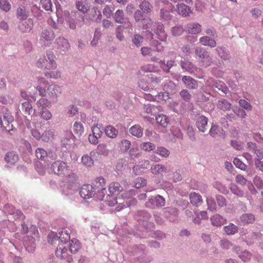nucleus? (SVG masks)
I'll list each match as a JSON object with an SVG mask.
<instances>
[{
  "mask_svg": "<svg viewBox=\"0 0 263 263\" xmlns=\"http://www.w3.org/2000/svg\"><path fill=\"white\" fill-rule=\"evenodd\" d=\"M37 83L36 88L42 97H45L47 94L50 99L57 100L61 93L62 89L60 86L55 84L49 85L48 81L44 78H39Z\"/></svg>",
  "mask_w": 263,
  "mask_h": 263,
  "instance_id": "nucleus-1",
  "label": "nucleus"
},
{
  "mask_svg": "<svg viewBox=\"0 0 263 263\" xmlns=\"http://www.w3.org/2000/svg\"><path fill=\"white\" fill-rule=\"evenodd\" d=\"M160 66L162 68H164V66H166L168 68V69L166 70V72H170V69L173 66L176 65L175 61L174 60H170L167 62L166 64H165V62L162 61H160Z\"/></svg>",
  "mask_w": 263,
  "mask_h": 263,
  "instance_id": "nucleus-57",
  "label": "nucleus"
},
{
  "mask_svg": "<svg viewBox=\"0 0 263 263\" xmlns=\"http://www.w3.org/2000/svg\"><path fill=\"white\" fill-rule=\"evenodd\" d=\"M66 178L67 181L72 182L71 186L73 188L75 189L79 186L80 185L78 184V183L77 182L78 177L75 173L72 172L70 173L69 175H67Z\"/></svg>",
  "mask_w": 263,
  "mask_h": 263,
  "instance_id": "nucleus-40",
  "label": "nucleus"
},
{
  "mask_svg": "<svg viewBox=\"0 0 263 263\" xmlns=\"http://www.w3.org/2000/svg\"><path fill=\"white\" fill-rule=\"evenodd\" d=\"M95 189L90 184L83 185L80 191V195L84 199H89L95 195Z\"/></svg>",
  "mask_w": 263,
  "mask_h": 263,
  "instance_id": "nucleus-8",
  "label": "nucleus"
},
{
  "mask_svg": "<svg viewBox=\"0 0 263 263\" xmlns=\"http://www.w3.org/2000/svg\"><path fill=\"white\" fill-rule=\"evenodd\" d=\"M134 183L135 187L140 189L146 185V180L142 177H138L135 179Z\"/></svg>",
  "mask_w": 263,
  "mask_h": 263,
  "instance_id": "nucleus-51",
  "label": "nucleus"
},
{
  "mask_svg": "<svg viewBox=\"0 0 263 263\" xmlns=\"http://www.w3.org/2000/svg\"><path fill=\"white\" fill-rule=\"evenodd\" d=\"M173 6L172 4H167L165 8H163L160 10V16L162 18L170 20L171 19L172 16L170 15V10H172Z\"/></svg>",
  "mask_w": 263,
  "mask_h": 263,
  "instance_id": "nucleus-21",
  "label": "nucleus"
},
{
  "mask_svg": "<svg viewBox=\"0 0 263 263\" xmlns=\"http://www.w3.org/2000/svg\"><path fill=\"white\" fill-rule=\"evenodd\" d=\"M57 44L58 45L60 48L63 50H66L68 49L69 47V43L66 39L64 37H60L56 40Z\"/></svg>",
  "mask_w": 263,
  "mask_h": 263,
  "instance_id": "nucleus-30",
  "label": "nucleus"
},
{
  "mask_svg": "<svg viewBox=\"0 0 263 263\" xmlns=\"http://www.w3.org/2000/svg\"><path fill=\"white\" fill-rule=\"evenodd\" d=\"M76 7L79 11L84 14L87 13L90 6L86 0H77L76 2Z\"/></svg>",
  "mask_w": 263,
  "mask_h": 263,
  "instance_id": "nucleus-15",
  "label": "nucleus"
},
{
  "mask_svg": "<svg viewBox=\"0 0 263 263\" xmlns=\"http://www.w3.org/2000/svg\"><path fill=\"white\" fill-rule=\"evenodd\" d=\"M253 183L256 187L258 189L263 188V180L258 176H256L253 179Z\"/></svg>",
  "mask_w": 263,
  "mask_h": 263,
  "instance_id": "nucleus-60",
  "label": "nucleus"
},
{
  "mask_svg": "<svg viewBox=\"0 0 263 263\" xmlns=\"http://www.w3.org/2000/svg\"><path fill=\"white\" fill-rule=\"evenodd\" d=\"M35 155L39 160H45L47 157V153L42 148H38L35 151Z\"/></svg>",
  "mask_w": 263,
  "mask_h": 263,
  "instance_id": "nucleus-44",
  "label": "nucleus"
},
{
  "mask_svg": "<svg viewBox=\"0 0 263 263\" xmlns=\"http://www.w3.org/2000/svg\"><path fill=\"white\" fill-rule=\"evenodd\" d=\"M155 153L162 157L167 158L170 155V151L163 146H158Z\"/></svg>",
  "mask_w": 263,
  "mask_h": 263,
  "instance_id": "nucleus-46",
  "label": "nucleus"
},
{
  "mask_svg": "<svg viewBox=\"0 0 263 263\" xmlns=\"http://www.w3.org/2000/svg\"><path fill=\"white\" fill-rule=\"evenodd\" d=\"M166 171V167L162 164H156L151 167V173L155 175H159Z\"/></svg>",
  "mask_w": 263,
  "mask_h": 263,
  "instance_id": "nucleus-31",
  "label": "nucleus"
},
{
  "mask_svg": "<svg viewBox=\"0 0 263 263\" xmlns=\"http://www.w3.org/2000/svg\"><path fill=\"white\" fill-rule=\"evenodd\" d=\"M156 121L158 124L163 127H166L168 124L167 118L166 116L162 114L156 116Z\"/></svg>",
  "mask_w": 263,
  "mask_h": 263,
  "instance_id": "nucleus-33",
  "label": "nucleus"
},
{
  "mask_svg": "<svg viewBox=\"0 0 263 263\" xmlns=\"http://www.w3.org/2000/svg\"><path fill=\"white\" fill-rule=\"evenodd\" d=\"M108 190L110 193L118 195L122 191L123 187L119 182H114L109 185Z\"/></svg>",
  "mask_w": 263,
  "mask_h": 263,
  "instance_id": "nucleus-22",
  "label": "nucleus"
},
{
  "mask_svg": "<svg viewBox=\"0 0 263 263\" xmlns=\"http://www.w3.org/2000/svg\"><path fill=\"white\" fill-rule=\"evenodd\" d=\"M41 4L42 8L47 11L51 9L52 3L50 0H41Z\"/></svg>",
  "mask_w": 263,
  "mask_h": 263,
  "instance_id": "nucleus-62",
  "label": "nucleus"
},
{
  "mask_svg": "<svg viewBox=\"0 0 263 263\" xmlns=\"http://www.w3.org/2000/svg\"><path fill=\"white\" fill-rule=\"evenodd\" d=\"M196 55L198 57L199 60L205 58H208V55H209V53L203 48L197 47L195 49Z\"/></svg>",
  "mask_w": 263,
  "mask_h": 263,
  "instance_id": "nucleus-50",
  "label": "nucleus"
},
{
  "mask_svg": "<svg viewBox=\"0 0 263 263\" xmlns=\"http://www.w3.org/2000/svg\"><path fill=\"white\" fill-rule=\"evenodd\" d=\"M5 159L7 163L14 165L18 161V156L13 152L8 153L5 156Z\"/></svg>",
  "mask_w": 263,
  "mask_h": 263,
  "instance_id": "nucleus-24",
  "label": "nucleus"
},
{
  "mask_svg": "<svg viewBox=\"0 0 263 263\" xmlns=\"http://www.w3.org/2000/svg\"><path fill=\"white\" fill-rule=\"evenodd\" d=\"M223 229L228 235H233L238 231L237 227L233 223H230L228 226L224 227Z\"/></svg>",
  "mask_w": 263,
  "mask_h": 263,
  "instance_id": "nucleus-41",
  "label": "nucleus"
},
{
  "mask_svg": "<svg viewBox=\"0 0 263 263\" xmlns=\"http://www.w3.org/2000/svg\"><path fill=\"white\" fill-rule=\"evenodd\" d=\"M36 105L39 108L45 109L50 106V102L48 99L42 98L36 102Z\"/></svg>",
  "mask_w": 263,
  "mask_h": 263,
  "instance_id": "nucleus-45",
  "label": "nucleus"
},
{
  "mask_svg": "<svg viewBox=\"0 0 263 263\" xmlns=\"http://www.w3.org/2000/svg\"><path fill=\"white\" fill-rule=\"evenodd\" d=\"M131 146L130 142L129 140L124 139L120 143V147L122 152L127 151Z\"/></svg>",
  "mask_w": 263,
  "mask_h": 263,
  "instance_id": "nucleus-52",
  "label": "nucleus"
},
{
  "mask_svg": "<svg viewBox=\"0 0 263 263\" xmlns=\"http://www.w3.org/2000/svg\"><path fill=\"white\" fill-rule=\"evenodd\" d=\"M155 145L149 142L142 143L141 145V148L146 152L152 151L155 148Z\"/></svg>",
  "mask_w": 263,
  "mask_h": 263,
  "instance_id": "nucleus-48",
  "label": "nucleus"
},
{
  "mask_svg": "<svg viewBox=\"0 0 263 263\" xmlns=\"http://www.w3.org/2000/svg\"><path fill=\"white\" fill-rule=\"evenodd\" d=\"M106 135L111 138H116L118 134V130L111 125H108L105 128Z\"/></svg>",
  "mask_w": 263,
  "mask_h": 263,
  "instance_id": "nucleus-28",
  "label": "nucleus"
},
{
  "mask_svg": "<svg viewBox=\"0 0 263 263\" xmlns=\"http://www.w3.org/2000/svg\"><path fill=\"white\" fill-rule=\"evenodd\" d=\"M66 247L69 248L68 251L71 253H76L80 248V243L77 239H72L66 243Z\"/></svg>",
  "mask_w": 263,
  "mask_h": 263,
  "instance_id": "nucleus-18",
  "label": "nucleus"
},
{
  "mask_svg": "<svg viewBox=\"0 0 263 263\" xmlns=\"http://www.w3.org/2000/svg\"><path fill=\"white\" fill-rule=\"evenodd\" d=\"M0 8L5 12H8L11 8V5L7 0H0Z\"/></svg>",
  "mask_w": 263,
  "mask_h": 263,
  "instance_id": "nucleus-55",
  "label": "nucleus"
},
{
  "mask_svg": "<svg viewBox=\"0 0 263 263\" xmlns=\"http://www.w3.org/2000/svg\"><path fill=\"white\" fill-rule=\"evenodd\" d=\"M199 41L204 46H209L211 47H215L216 46V42L214 39L206 36L200 38Z\"/></svg>",
  "mask_w": 263,
  "mask_h": 263,
  "instance_id": "nucleus-26",
  "label": "nucleus"
},
{
  "mask_svg": "<svg viewBox=\"0 0 263 263\" xmlns=\"http://www.w3.org/2000/svg\"><path fill=\"white\" fill-rule=\"evenodd\" d=\"M149 86L152 89H162L165 92H168L174 87L175 84L165 77L162 78H152L149 82Z\"/></svg>",
  "mask_w": 263,
  "mask_h": 263,
  "instance_id": "nucleus-2",
  "label": "nucleus"
},
{
  "mask_svg": "<svg viewBox=\"0 0 263 263\" xmlns=\"http://www.w3.org/2000/svg\"><path fill=\"white\" fill-rule=\"evenodd\" d=\"M40 114L42 118L45 120H49L52 118L51 113L47 109L43 110L42 111L40 112Z\"/></svg>",
  "mask_w": 263,
  "mask_h": 263,
  "instance_id": "nucleus-63",
  "label": "nucleus"
},
{
  "mask_svg": "<svg viewBox=\"0 0 263 263\" xmlns=\"http://www.w3.org/2000/svg\"><path fill=\"white\" fill-rule=\"evenodd\" d=\"M217 107L223 111L229 110L231 108V104L224 99L219 100Z\"/></svg>",
  "mask_w": 263,
  "mask_h": 263,
  "instance_id": "nucleus-36",
  "label": "nucleus"
},
{
  "mask_svg": "<svg viewBox=\"0 0 263 263\" xmlns=\"http://www.w3.org/2000/svg\"><path fill=\"white\" fill-rule=\"evenodd\" d=\"M233 163L236 167L239 168L241 170L245 171L247 168V165L243 163L240 159L237 158H235L234 159Z\"/></svg>",
  "mask_w": 263,
  "mask_h": 263,
  "instance_id": "nucleus-53",
  "label": "nucleus"
},
{
  "mask_svg": "<svg viewBox=\"0 0 263 263\" xmlns=\"http://www.w3.org/2000/svg\"><path fill=\"white\" fill-rule=\"evenodd\" d=\"M206 83L209 86L215 87L224 92L227 90L226 85L223 82L219 80L214 81L212 78H210L207 80Z\"/></svg>",
  "mask_w": 263,
  "mask_h": 263,
  "instance_id": "nucleus-12",
  "label": "nucleus"
},
{
  "mask_svg": "<svg viewBox=\"0 0 263 263\" xmlns=\"http://www.w3.org/2000/svg\"><path fill=\"white\" fill-rule=\"evenodd\" d=\"M55 37L54 33L51 29H45L43 31L40 41L44 44H47L46 42H49L53 40Z\"/></svg>",
  "mask_w": 263,
  "mask_h": 263,
  "instance_id": "nucleus-11",
  "label": "nucleus"
},
{
  "mask_svg": "<svg viewBox=\"0 0 263 263\" xmlns=\"http://www.w3.org/2000/svg\"><path fill=\"white\" fill-rule=\"evenodd\" d=\"M157 37L161 41H165L167 34L165 33L163 26L161 24H158L157 27V29L155 31Z\"/></svg>",
  "mask_w": 263,
  "mask_h": 263,
  "instance_id": "nucleus-25",
  "label": "nucleus"
},
{
  "mask_svg": "<svg viewBox=\"0 0 263 263\" xmlns=\"http://www.w3.org/2000/svg\"><path fill=\"white\" fill-rule=\"evenodd\" d=\"M184 29L181 26H176L172 28V33L174 36L180 35L183 33Z\"/></svg>",
  "mask_w": 263,
  "mask_h": 263,
  "instance_id": "nucleus-56",
  "label": "nucleus"
},
{
  "mask_svg": "<svg viewBox=\"0 0 263 263\" xmlns=\"http://www.w3.org/2000/svg\"><path fill=\"white\" fill-rule=\"evenodd\" d=\"M115 21L116 23L122 24L124 21V15L122 10H118L113 15Z\"/></svg>",
  "mask_w": 263,
  "mask_h": 263,
  "instance_id": "nucleus-35",
  "label": "nucleus"
},
{
  "mask_svg": "<svg viewBox=\"0 0 263 263\" xmlns=\"http://www.w3.org/2000/svg\"><path fill=\"white\" fill-rule=\"evenodd\" d=\"M29 15V13L26 11L25 7H19L16 10V16L17 18L22 20H26Z\"/></svg>",
  "mask_w": 263,
  "mask_h": 263,
  "instance_id": "nucleus-34",
  "label": "nucleus"
},
{
  "mask_svg": "<svg viewBox=\"0 0 263 263\" xmlns=\"http://www.w3.org/2000/svg\"><path fill=\"white\" fill-rule=\"evenodd\" d=\"M22 110L25 114L31 115L33 112V109L30 102L28 101L23 102L22 104Z\"/></svg>",
  "mask_w": 263,
  "mask_h": 263,
  "instance_id": "nucleus-37",
  "label": "nucleus"
},
{
  "mask_svg": "<svg viewBox=\"0 0 263 263\" xmlns=\"http://www.w3.org/2000/svg\"><path fill=\"white\" fill-rule=\"evenodd\" d=\"M180 96L181 98L186 102H189L191 100L192 96L188 91V90L186 89L182 90L180 92Z\"/></svg>",
  "mask_w": 263,
  "mask_h": 263,
  "instance_id": "nucleus-59",
  "label": "nucleus"
},
{
  "mask_svg": "<svg viewBox=\"0 0 263 263\" xmlns=\"http://www.w3.org/2000/svg\"><path fill=\"white\" fill-rule=\"evenodd\" d=\"M50 169L54 174L63 176L68 173L70 168L65 162L57 160L52 163Z\"/></svg>",
  "mask_w": 263,
  "mask_h": 263,
  "instance_id": "nucleus-4",
  "label": "nucleus"
},
{
  "mask_svg": "<svg viewBox=\"0 0 263 263\" xmlns=\"http://www.w3.org/2000/svg\"><path fill=\"white\" fill-rule=\"evenodd\" d=\"M240 219L242 222L246 224L252 223L255 221V217L252 214H244L241 215Z\"/></svg>",
  "mask_w": 263,
  "mask_h": 263,
  "instance_id": "nucleus-39",
  "label": "nucleus"
},
{
  "mask_svg": "<svg viewBox=\"0 0 263 263\" xmlns=\"http://www.w3.org/2000/svg\"><path fill=\"white\" fill-rule=\"evenodd\" d=\"M232 250L238 254L239 258L244 262L249 261L252 257V254L250 252L246 250L242 251L239 247H233Z\"/></svg>",
  "mask_w": 263,
  "mask_h": 263,
  "instance_id": "nucleus-10",
  "label": "nucleus"
},
{
  "mask_svg": "<svg viewBox=\"0 0 263 263\" xmlns=\"http://www.w3.org/2000/svg\"><path fill=\"white\" fill-rule=\"evenodd\" d=\"M208 122V118L204 116H201L197 119L196 125L199 131L204 132L207 129Z\"/></svg>",
  "mask_w": 263,
  "mask_h": 263,
  "instance_id": "nucleus-14",
  "label": "nucleus"
},
{
  "mask_svg": "<svg viewBox=\"0 0 263 263\" xmlns=\"http://www.w3.org/2000/svg\"><path fill=\"white\" fill-rule=\"evenodd\" d=\"M55 57L51 52H47L46 55L41 57L36 63L37 66L43 69H53L57 67Z\"/></svg>",
  "mask_w": 263,
  "mask_h": 263,
  "instance_id": "nucleus-3",
  "label": "nucleus"
},
{
  "mask_svg": "<svg viewBox=\"0 0 263 263\" xmlns=\"http://www.w3.org/2000/svg\"><path fill=\"white\" fill-rule=\"evenodd\" d=\"M129 133L134 136L140 138L143 135V128L139 125H135L129 129Z\"/></svg>",
  "mask_w": 263,
  "mask_h": 263,
  "instance_id": "nucleus-27",
  "label": "nucleus"
},
{
  "mask_svg": "<svg viewBox=\"0 0 263 263\" xmlns=\"http://www.w3.org/2000/svg\"><path fill=\"white\" fill-rule=\"evenodd\" d=\"M144 110L146 113L155 116L161 110V107L148 104L144 105Z\"/></svg>",
  "mask_w": 263,
  "mask_h": 263,
  "instance_id": "nucleus-23",
  "label": "nucleus"
},
{
  "mask_svg": "<svg viewBox=\"0 0 263 263\" xmlns=\"http://www.w3.org/2000/svg\"><path fill=\"white\" fill-rule=\"evenodd\" d=\"M81 162L86 167H91L93 165V160L88 155H84L82 157Z\"/></svg>",
  "mask_w": 263,
  "mask_h": 263,
  "instance_id": "nucleus-47",
  "label": "nucleus"
},
{
  "mask_svg": "<svg viewBox=\"0 0 263 263\" xmlns=\"http://www.w3.org/2000/svg\"><path fill=\"white\" fill-rule=\"evenodd\" d=\"M186 31L188 33L196 34L200 33L201 31V26L198 23H191L187 24Z\"/></svg>",
  "mask_w": 263,
  "mask_h": 263,
  "instance_id": "nucleus-20",
  "label": "nucleus"
},
{
  "mask_svg": "<svg viewBox=\"0 0 263 263\" xmlns=\"http://www.w3.org/2000/svg\"><path fill=\"white\" fill-rule=\"evenodd\" d=\"M149 203L154 206L161 207L165 205V199L161 196L158 195L152 197L149 200Z\"/></svg>",
  "mask_w": 263,
  "mask_h": 263,
  "instance_id": "nucleus-19",
  "label": "nucleus"
},
{
  "mask_svg": "<svg viewBox=\"0 0 263 263\" xmlns=\"http://www.w3.org/2000/svg\"><path fill=\"white\" fill-rule=\"evenodd\" d=\"M54 237L55 240H59L60 243H67L70 240V234L68 231L65 229H62L59 232L58 235L54 234L53 232L50 233L48 235V241L51 243H53V240L50 241V238Z\"/></svg>",
  "mask_w": 263,
  "mask_h": 263,
  "instance_id": "nucleus-5",
  "label": "nucleus"
},
{
  "mask_svg": "<svg viewBox=\"0 0 263 263\" xmlns=\"http://www.w3.org/2000/svg\"><path fill=\"white\" fill-rule=\"evenodd\" d=\"M190 199L191 203L196 206L202 200L200 195L195 192H192L190 194Z\"/></svg>",
  "mask_w": 263,
  "mask_h": 263,
  "instance_id": "nucleus-32",
  "label": "nucleus"
},
{
  "mask_svg": "<svg viewBox=\"0 0 263 263\" xmlns=\"http://www.w3.org/2000/svg\"><path fill=\"white\" fill-rule=\"evenodd\" d=\"M182 80L187 88L191 89L197 88L198 84L196 81L192 77L185 76L183 77Z\"/></svg>",
  "mask_w": 263,
  "mask_h": 263,
  "instance_id": "nucleus-16",
  "label": "nucleus"
},
{
  "mask_svg": "<svg viewBox=\"0 0 263 263\" xmlns=\"http://www.w3.org/2000/svg\"><path fill=\"white\" fill-rule=\"evenodd\" d=\"M33 21L31 18L23 20L18 26L20 30L23 32H30L33 27Z\"/></svg>",
  "mask_w": 263,
  "mask_h": 263,
  "instance_id": "nucleus-13",
  "label": "nucleus"
},
{
  "mask_svg": "<svg viewBox=\"0 0 263 263\" xmlns=\"http://www.w3.org/2000/svg\"><path fill=\"white\" fill-rule=\"evenodd\" d=\"M64 14L65 16V21L68 24L69 28L72 29L76 28V24L74 20L72 18L70 15L69 11H64Z\"/></svg>",
  "mask_w": 263,
  "mask_h": 263,
  "instance_id": "nucleus-38",
  "label": "nucleus"
},
{
  "mask_svg": "<svg viewBox=\"0 0 263 263\" xmlns=\"http://www.w3.org/2000/svg\"><path fill=\"white\" fill-rule=\"evenodd\" d=\"M66 243H59L55 251L58 257L61 258H67L69 262L71 261V258L68 257V250L66 247Z\"/></svg>",
  "mask_w": 263,
  "mask_h": 263,
  "instance_id": "nucleus-7",
  "label": "nucleus"
},
{
  "mask_svg": "<svg viewBox=\"0 0 263 263\" xmlns=\"http://www.w3.org/2000/svg\"><path fill=\"white\" fill-rule=\"evenodd\" d=\"M210 220L212 224L215 227H220L227 222L226 219L219 214H215L212 216Z\"/></svg>",
  "mask_w": 263,
  "mask_h": 263,
  "instance_id": "nucleus-17",
  "label": "nucleus"
},
{
  "mask_svg": "<svg viewBox=\"0 0 263 263\" xmlns=\"http://www.w3.org/2000/svg\"><path fill=\"white\" fill-rule=\"evenodd\" d=\"M236 182L241 185H245L248 182V180L241 175L238 174L236 176Z\"/></svg>",
  "mask_w": 263,
  "mask_h": 263,
  "instance_id": "nucleus-64",
  "label": "nucleus"
},
{
  "mask_svg": "<svg viewBox=\"0 0 263 263\" xmlns=\"http://www.w3.org/2000/svg\"><path fill=\"white\" fill-rule=\"evenodd\" d=\"M164 93H158L157 95L155 96V97H154L153 95L151 94H145L144 98L145 99L149 101L156 100L157 101H160L165 100V99H164Z\"/></svg>",
  "mask_w": 263,
  "mask_h": 263,
  "instance_id": "nucleus-43",
  "label": "nucleus"
},
{
  "mask_svg": "<svg viewBox=\"0 0 263 263\" xmlns=\"http://www.w3.org/2000/svg\"><path fill=\"white\" fill-rule=\"evenodd\" d=\"M53 132L51 130L45 131L41 136V138L44 142H48L53 138Z\"/></svg>",
  "mask_w": 263,
  "mask_h": 263,
  "instance_id": "nucleus-49",
  "label": "nucleus"
},
{
  "mask_svg": "<svg viewBox=\"0 0 263 263\" xmlns=\"http://www.w3.org/2000/svg\"><path fill=\"white\" fill-rule=\"evenodd\" d=\"M230 190L234 194L239 197H242L244 195L243 192L235 185H232L230 187Z\"/></svg>",
  "mask_w": 263,
  "mask_h": 263,
  "instance_id": "nucleus-61",
  "label": "nucleus"
},
{
  "mask_svg": "<svg viewBox=\"0 0 263 263\" xmlns=\"http://www.w3.org/2000/svg\"><path fill=\"white\" fill-rule=\"evenodd\" d=\"M93 184L95 187L101 191V192H98V198L100 200H103L105 196V192L106 191V181L105 179L102 177H97L95 179Z\"/></svg>",
  "mask_w": 263,
  "mask_h": 263,
  "instance_id": "nucleus-6",
  "label": "nucleus"
},
{
  "mask_svg": "<svg viewBox=\"0 0 263 263\" xmlns=\"http://www.w3.org/2000/svg\"><path fill=\"white\" fill-rule=\"evenodd\" d=\"M141 10L145 13H149L152 8V5L147 1H143L139 5Z\"/></svg>",
  "mask_w": 263,
  "mask_h": 263,
  "instance_id": "nucleus-42",
  "label": "nucleus"
},
{
  "mask_svg": "<svg viewBox=\"0 0 263 263\" xmlns=\"http://www.w3.org/2000/svg\"><path fill=\"white\" fill-rule=\"evenodd\" d=\"M212 63V59L209 55H208V58H205L200 60V64L203 67H207L209 66Z\"/></svg>",
  "mask_w": 263,
  "mask_h": 263,
  "instance_id": "nucleus-58",
  "label": "nucleus"
},
{
  "mask_svg": "<svg viewBox=\"0 0 263 263\" xmlns=\"http://www.w3.org/2000/svg\"><path fill=\"white\" fill-rule=\"evenodd\" d=\"M233 111L235 115L241 118H244L246 116V111L242 108H238L237 106L233 108Z\"/></svg>",
  "mask_w": 263,
  "mask_h": 263,
  "instance_id": "nucleus-54",
  "label": "nucleus"
},
{
  "mask_svg": "<svg viewBox=\"0 0 263 263\" xmlns=\"http://www.w3.org/2000/svg\"><path fill=\"white\" fill-rule=\"evenodd\" d=\"M84 130L83 124L79 122H75L73 126V131L74 134L80 137L83 134Z\"/></svg>",
  "mask_w": 263,
  "mask_h": 263,
  "instance_id": "nucleus-29",
  "label": "nucleus"
},
{
  "mask_svg": "<svg viewBox=\"0 0 263 263\" xmlns=\"http://www.w3.org/2000/svg\"><path fill=\"white\" fill-rule=\"evenodd\" d=\"M176 11L178 14L183 17H188L192 13V10L191 8L183 3H180L177 5Z\"/></svg>",
  "mask_w": 263,
  "mask_h": 263,
  "instance_id": "nucleus-9",
  "label": "nucleus"
}]
</instances>
